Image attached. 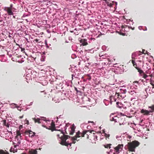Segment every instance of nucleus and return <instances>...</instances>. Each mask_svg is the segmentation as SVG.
Returning a JSON list of instances; mask_svg holds the SVG:
<instances>
[{"label": "nucleus", "instance_id": "obj_51", "mask_svg": "<svg viewBox=\"0 0 154 154\" xmlns=\"http://www.w3.org/2000/svg\"><path fill=\"white\" fill-rule=\"evenodd\" d=\"M113 97V96L112 95H111L109 97L110 103L111 104H112V98Z\"/></svg>", "mask_w": 154, "mask_h": 154}, {"label": "nucleus", "instance_id": "obj_8", "mask_svg": "<svg viewBox=\"0 0 154 154\" xmlns=\"http://www.w3.org/2000/svg\"><path fill=\"white\" fill-rule=\"evenodd\" d=\"M149 108H151V110L148 111L147 110L142 109L141 111V112L144 115H150V113H152V112L154 111V105H153L151 106H149Z\"/></svg>", "mask_w": 154, "mask_h": 154}, {"label": "nucleus", "instance_id": "obj_48", "mask_svg": "<svg viewBox=\"0 0 154 154\" xmlns=\"http://www.w3.org/2000/svg\"><path fill=\"white\" fill-rule=\"evenodd\" d=\"M77 57V56L75 54H73L72 55L71 57L72 59H74Z\"/></svg>", "mask_w": 154, "mask_h": 154}, {"label": "nucleus", "instance_id": "obj_13", "mask_svg": "<svg viewBox=\"0 0 154 154\" xmlns=\"http://www.w3.org/2000/svg\"><path fill=\"white\" fill-rule=\"evenodd\" d=\"M72 91H64L63 90V92L62 93L66 97L69 98V97H70L71 95L72 94L71 93Z\"/></svg>", "mask_w": 154, "mask_h": 154}, {"label": "nucleus", "instance_id": "obj_35", "mask_svg": "<svg viewBox=\"0 0 154 154\" xmlns=\"http://www.w3.org/2000/svg\"><path fill=\"white\" fill-rule=\"evenodd\" d=\"M120 91L121 93L123 94H125L126 93V89H122V88L120 89Z\"/></svg>", "mask_w": 154, "mask_h": 154}, {"label": "nucleus", "instance_id": "obj_55", "mask_svg": "<svg viewBox=\"0 0 154 154\" xmlns=\"http://www.w3.org/2000/svg\"><path fill=\"white\" fill-rule=\"evenodd\" d=\"M71 2L72 4H73L76 2V0H67Z\"/></svg>", "mask_w": 154, "mask_h": 154}, {"label": "nucleus", "instance_id": "obj_32", "mask_svg": "<svg viewBox=\"0 0 154 154\" xmlns=\"http://www.w3.org/2000/svg\"><path fill=\"white\" fill-rule=\"evenodd\" d=\"M51 126L53 128H56L55 123L53 120H52V122H51Z\"/></svg>", "mask_w": 154, "mask_h": 154}, {"label": "nucleus", "instance_id": "obj_2", "mask_svg": "<svg viewBox=\"0 0 154 154\" xmlns=\"http://www.w3.org/2000/svg\"><path fill=\"white\" fill-rule=\"evenodd\" d=\"M23 128V125H20L19 126V127L16 131L17 135L15 138V142H13V143L15 148H16L17 146H19L21 143V140L22 139L21 138V133H20V131L21 129Z\"/></svg>", "mask_w": 154, "mask_h": 154}, {"label": "nucleus", "instance_id": "obj_12", "mask_svg": "<svg viewBox=\"0 0 154 154\" xmlns=\"http://www.w3.org/2000/svg\"><path fill=\"white\" fill-rule=\"evenodd\" d=\"M82 79H83V81L85 82L87 81V80H90L91 79V77L90 76V74H87L85 77L83 76L82 77Z\"/></svg>", "mask_w": 154, "mask_h": 154}, {"label": "nucleus", "instance_id": "obj_10", "mask_svg": "<svg viewBox=\"0 0 154 154\" xmlns=\"http://www.w3.org/2000/svg\"><path fill=\"white\" fill-rule=\"evenodd\" d=\"M75 126L74 124H73V125L70 126L69 129V134L70 135L73 134V133L75 132Z\"/></svg>", "mask_w": 154, "mask_h": 154}, {"label": "nucleus", "instance_id": "obj_41", "mask_svg": "<svg viewBox=\"0 0 154 154\" xmlns=\"http://www.w3.org/2000/svg\"><path fill=\"white\" fill-rule=\"evenodd\" d=\"M121 137H122V135H120L119 136H116V138L118 140H122Z\"/></svg>", "mask_w": 154, "mask_h": 154}, {"label": "nucleus", "instance_id": "obj_42", "mask_svg": "<svg viewBox=\"0 0 154 154\" xmlns=\"http://www.w3.org/2000/svg\"><path fill=\"white\" fill-rule=\"evenodd\" d=\"M37 48L35 46L34 47V48H33L32 50V52L33 53H36L37 51Z\"/></svg>", "mask_w": 154, "mask_h": 154}, {"label": "nucleus", "instance_id": "obj_21", "mask_svg": "<svg viewBox=\"0 0 154 154\" xmlns=\"http://www.w3.org/2000/svg\"><path fill=\"white\" fill-rule=\"evenodd\" d=\"M131 58L132 60H131V62L134 66H135V52L133 53L132 54Z\"/></svg>", "mask_w": 154, "mask_h": 154}, {"label": "nucleus", "instance_id": "obj_54", "mask_svg": "<svg viewBox=\"0 0 154 154\" xmlns=\"http://www.w3.org/2000/svg\"><path fill=\"white\" fill-rule=\"evenodd\" d=\"M129 23L131 25H133L134 23V22H133V20H129Z\"/></svg>", "mask_w": 154, "mask_h": 154}, {"label": "nucleus", "instance_id": "obj_45", "mask_svg": "<svg viewBox=\"0 0 154 154\" xmlns=\"http://www.w3.org/2000/svg\"><path fill=\"white\" fill-rule=\"evenodd\" d=\"M116 32L118 33L119 34H120V35H125V33L122 32L120 31H116Z\"/></svg>", "mask_w": 154, "mask_h": 154}, {"label": "nucleus", "instance_id": "obj_20", "mask_svg": "<svg viewBox=\"0 0 154 154\" xmlns=\"http://www.w3.org/2000/svg\"><path fill=\"white\" fill-rule=\"evenodd\" d=\"M11 106V107L12 108H17L18 110H19V108H20V106H17V105L15 103H12L10 104Z\"/></svg>", "mask_w": 154, "mask_h": 154}, {"label": "nucleus", "instance_id": "obj_3", "mask_svg": "<svg viewBox=\"0 0 154 154\" xmlns=\"http://www.w3.org/2000/svg\"><path fill=\"white\" fill-rule=\"evenodd\" d=\"M71 136L68 135L63 134L61 136V137L59 139V143L62 145L68 146H69L70 147L72 145V143H70L68 140L66 141V140L70 138Z\"/></svg>", "mask_w": 154, "mask_h": 154}, {"label": "nucleus", "instance_id": "obj_44", "mask_svg": "<svg viewBox=\"0 0 154 154\" xmlns=\"http://www.w3.org/2000/svg\"><path fill=\"white\" fill-rule=\"evenodd\" d=\"M104 135L106 137V140L107 139V138H108V139H109V137L110 136V135H109V134H106V133H105Z\"/></svg>", "mask_w": 154, "mask_h": 154}, {"label": "nucleus", "instance_id": "obj_64", "mask_svg": "<svg viewBox=\"0 0 154 154\" xmlns=\"http://www.w3.org/2000/svg\"><path fill=\"white\" fill-rule=\"evenodd\" d=\"M13 5L12 4H11L10 5V7H8L9 8H11V9H12L13 8Z\"/></svg>", "mask_w": 154, "mask_h": 154}, {"label": "nucleus", "instance_id": "obj_4", "mask_svg": "<svg viewBox=\"0 0 154 154\" xmlns=\"http://www.w3.org/2000/svg\"><path fill=\"white\" fill-rule=\"evenodd\" d=\"M33 120H34L35 122H38V123H42V127L46 128L51 130L52 131V130L53 128H52L51 126H50L48 127H47L46 126L43 124V121H45L46 123H47L48 122H50V120L49 119L47 120L45 117H40L39 118H38L36 119L35 118H33Z\"/></svg>", "mask_w": 154, "mask_h": 154}, {"label": "nucleus", "instance_id": "obj_63", "mask_svg": "<svg viewBox=\"0 0 154 154\" xmlns=\"http://www.w3.org/2000/svg\"><path fill=\"white\" fill-rule=\"evenodd\" d=\"M93 39H95V38H93L92 37H91L89 38V42H91L90 41H91Z\"/></svg>", "mask_w": 154, "mask_h": 154}, {"label": "nucleus", "instance_id": "obj_29", "mask_svg": "<svg viewBox=\"0 0 154 154\" xmlns=\"http://www.w3.org/2000/svg\"><path fill=\"white\" fill-rule=\"evenodd\" d=\"M14 147H11L10 149V151L11 152H16L17 151V149H15L14 148H15L14 147Z\"/></svg>", "mask_w": 154, "mask_h": 154}, {"label": "nucleus", "instance_id": "obj_22", "mask_svg": "<svg viewBox=\"0 0 154 154\" xmlns=\"http://www.w3.org/2000/svg\"><path fill=\"white\" fill-rule=\"evenodd\" d=\"M63 84L64 83L65 86L67 87V88H70L72 87V85H69V82L65 81L64 82H63Z\"/></svg>", "mask_w": 154, "mask_h": 154}, {"label": "nucleus", "instance_id": "obj_33", "mask_svg": "<svg viewBox=\"0 0 154 154\" xmlns=\"http://www.w3.org/2000/svg\"><path fill=\"white\" fill-rule=\"evenodd\" d=\"M6 51H7V54L9 56V57L11 58L12 56L11 52L10 51H8L7 50Z\"/></svg>", "mask_w": 154, "mask_h": 154}, {"label": "nucleus", "instance_id": "obj_25", "mask_svg": "<svg viewBox=\"0 0 154 154\" xmlns=\"http://www.w3.org/2000/svg\"><path fill=\"white\" fill-rule=\"evenodd\" d=\"M114 115V113H111L110 116V121H113V120H114V119H114V117H118L119 118V117H118L117 116H114L113 117L112 116V115Z\"/></svg>", "mask_w": 154, "mask_h": 154}, {"label": "nucleus", "instance_id": "obj_38", "mask_svg": "<svg viewBox=\"0 0 154 154\" xmlns=\"http://www.w3.org/2000/svg\"><path fill=\"white\" fill-rule=\"evenodd\" d=\"M2 16L5 19V20H6V19L7 18H8V14H4L2 15Z\"/></svg>", "mask_w": 154, "mask_h": 154}, {"label": "nucleus", "instance_id": "obj_11", "mask_svg": "<svg viewBox=\"0 0 154 154\" xmlns=\"http://www.w3.org/2000/svg\"><path fill=\"white\" fill-rule=\"evenodd\" d=\"M4 10L7 12L9 15H11L14 14V13L10 8L8 7H5L4 8Z\"/></svg>", "mask_w": 154, "mask_h": 154}, {"label": "nucleus", "instance_id": "obj_46", "mask_svg": "<svg viewBox=\"0 0 154 154\" xmlns=\"http://www.w3.org/2000/svg\"><path fill=\"white\" fill-rule=\"evenodd\" d=\"M5 56V55H0V60L1 62H3L4 61L2 59V58Z\"/></svg>", "mask_w": 154, "mask_h": 154}, {"label": "nucleus", "instance_id": "obj_31", "mask_svg": "<svg viewBox=\"0 0 154 154\" xmlns=\"http://www.w3.org/2000/svg\"><path fill=\"white\" fill-rule=\"evenodd\" d=\"M75 90L76 91L77 94H79V95H81L82 94V92L80 91H79L75 87Z\"/></svg>", "mask_w": 154, "mask_h": 154}, {"label": "nucleus", "instance_id": "obj_17", "mask_svg": "<svg viewBox=\"0 0 154 154\" xmlns=\"http://www.w3.org/2000/svg\"><path fill=\"white\" fill-rule=\"evenodd\" d=\"M35 133L34 132L32 131L31 130H30L29 133V136L32 138L35 136L36 137L38 135H35Z\"/></svg>", "mask_w": 154, "mask_h": 154}, {"label": "nucleus", "instance_id": "obj_30", "mask_svg": "<svg viewBox=\"0 0 154 154\" xmlns=\"http://www.w3.org/2000/svg\"><path fill=\"white\" fill-rule=\"evenodd\" d=\"M45 56L44 55H42L41 56L40 60L42 62H43L45 61Z\"/></svg>", "mask_w": 154, "mask_h": 154}, {"label": "nucleus", "instance_id": "obj_9", "mask_svg": "<svg viewBox=\"0 0 154 154\" xmlns=\"http://www.w3.org/2000/svg\"><path fill=\"white\" fill-rule=\"evenodd\" d=\"M123 146V144H119L117 146L114 148L115 152L113 154L119 153L120 151H121L122 149Z\"/></svg>", "mask_w": 154, "mask_h": 154}, {"label": "nucleus", "instance_id": "obj_37", "mask_svg": "<svg viewBox=\"0 0 154 154\" xmlns=\"http://www.w3.org/2000/svg\"><path fill=\"white\" fill-rule=\"evenodd\" d=\"M111 144H106V145H103L104 146L105 148H111Z\"/></svg>", "mask_w": 154, "mask_h": 154}, {"label": "nucleus", "instance_id": "obj_7", "mask_svg": "<svg viewBox=\"0 0 154 154\" xmlns=\"http://www.w3.org/2000/svg\"><path fill=\"white\" fill-rule=\"evenodd\" d=\"M127 146L130 152H135V140L133 141L132 143H128Z\"/></svg>", "mask_w": 154, "mask_h": 154}, {"label": "nucleus", "instance_id": "obj_27", "mask_svg": "<svg viewBox=\"0 0 154 154\" xmlns=\"http://www.w3.org/2000/svg\"><path fill=\"white\" fill-rule=\"evenodd\" d=\"M16 57H17V59H18V60H24V59L23 57H22V55H19L18 54H16Z\"/></svg>", "mask_w": 154, "mask_h": 154}, {"label": "nucleus", "instance_id": "obj_62", "mask_svg": "<svg viewBox=\"0 0 154 154\" xmlns=\"http://www.w3.org/2000/svg\"><path fill=\"white\" fill-rule=\"evenodd\" d=\"M79 51V53L80 54H82L83 53V51L82 50H81L80 51Z\"/></svg>", "mask_w": 154, "mask_h": 154}, {"label": "nucleus", "instance_id": "obj_6", "mask_svg": "<svg viewBox=\"0 0 154 154\" xmlns=\"http://www.w3.org/2000/svg\"><path fill=\"white\" fill-rule=\"evenodd\" d=\"M149 121L150 120L149 119H147L146 120L142 119L139 123V125L143 126L144 128H148L150 126V123Z\"/></svg>", "mask_w": 154, "mask_h": 154}, {"label": "nucleus", "instance_id": "obj_19", "mask_svg": "<svg viewBox=\"0 0 154 154\" xmlns=\"http://www.w3.org/2000/svg\"><path fill=\"white\" fill-rule=\"evenodd\" d=\"M54 128V129H52V131L53 132V131H60L61 132V133L62 134H63H63H67L66 132H66L65 133L64 132L63 130V129L62 128L61 129H57L55 128Z\"/></svg>", "mask_w": 154, "mask_h": 154}, {"label": "nucleus", "instance_id": "obj_28", "mask_svg": "<svg viewBox=\"0 0 154 154\" xmlns=\"http://www.w3.org/2000/svg\"><path fill=\"white\" fill-rule=\"evenodd\" d=\"M116 106L119 108H121L122 107V104L121 103H119V102L116 103Z\"/></svg>", "mask_w": 154, "mask_h": 154}, {"label": "nucleus", "instance_id": "obj_49", "mask_svg": "<svg viewBox=\"0 0 154 154\" xmlns=\"http://www.w3.org/2000/svg\"><path fill=\"white\" fill-rule=\"evenodd\" d=\"M139 144L140 143L138 141L135 140V147L138 146L139 145Z\"/></svg>", "mask_w": 154, "mask_h": 154}, {"label": "nucleus", "instance_id": "obj_26", "mask_svg": "<svg viewBox=\"0 0 154 154\" xmlns=\"http://www.w3.org/2000/svg\"><path fill=\"white\" fill-rule=\"evenodd\" d=\"M30 15V13L29 12H27L26 13H24L23 16L22 17L23 18L24 17H28Z\"/></svg>", "mask_w": 154, "mask_h": 154}, {"label": "nucleus", "instance_id": "obj_43", "mask_svg": "<svg viewBox=\"0 0 154 154\" xmlns=\"http://www.w3.org/2000/svg\"><path fill=\"white\" fill-rule=\"evenodd\" d=\"M98 34H99V35L96 36V38H98L100 37V36H101L102 35H103L104 34L103 33H102L101 32H100V31H98Z\"/></svg>", "mask_w": 154, "mask_h": 154}, {"label": "nucleus", "instance_id": "obj_61", "mask_svg": "<svg viewBox=\"0 0 154 154\" xmlns=\"http://www.w3.org/2000/svg\"><path fill=\"white\" fill-rule=\"evenodd\" d=\"M128 28L129 29H131L132 30H134V27H133L132 26H128Z\"/></svg>", "mask_w": 154, "mask_h": 154}, {"label": "nucleus", "instance_id": "obj_57", "mask_svg": "<svg viewBox=\"0 0 154 154\" xmlns=\"http://www.w3.org/2000/svg\"><path fill=\"white\" fill-rule=\"evenodd\" d=\"M134 125H135V123H133V124L131 123V124L130 126L134 130H135V128L134 127Z\"/></svg>", "mask_w": 154, "mask_h": 154}, {"label": "nucleus", "instance_id": "obj_24", "mask_svg": "<svg viewBox=\"0 0 154 154\" xmlns=\"http://www.w3.org/2000/svg\"><path fill=\"white\" fill-rule=\"evenodd\" d=\"M84 1L82 0H80L78 3V5L79 6H82L84 7L86 6V5L85 4H84Z\"/></svg>", "mask_w": 154, "mask_h": 154}, {"label": "nucleus", "instance_id": "obj_14", "mask_svg": "<svg viewBox=\"0 0 154 154\" xmlns=\"http://www.w3.org/2000/svg\"><path fill=\"white\" fill-rule=\"evenodd\" d=\"M79 41L80 43H82L81 45L83 46L86 45L88 44L87 40L86 39H81L80 38Z\"/></svg>", "mask_w": 154, "mask_h": 154}, {"label": "nucleus", "instance_id": "obj_52", "mask_svg": "<svg viewBox=\"0 0 154 154\" xmlns=\"http://www.w3.org/2000/svg\"><path fill=\"white\" fill-rule=\"evenodd\" d=\"M87 51L88 53L90 52L91 53H93L94 52V50H93L92 49L88 50Z\"/></svg>", "mask_w": 154, "mask_h": 154}, {"label": "nucleus", "instance_id": "obj_5", "mask_svg": "<svg viewBox=\"0 0 154 154\" xmlns=\"http://www.w3.org/2000/svg\"><path fill=\"white\" fill-rule=\"evenodd\" d=\"M112 70L116 74H120L124 72V69L123 65L116 63L114 65L113 68H112Z\"/></svg>", "mask_w": 154, "mask_h": 154}, {"label": "nucleus", "instance_id": "obj_16", "mask_svg": "<svg viewBox=\"0 0 154 154\" xmlns=\"http://www.w3.org/2000/svg\"><path fill=\"white\" fill-rule=\"evenodd\" d=\"M88 131L90 132V133H91L93 131H94V130H84L83 131L82 133H81V135L82 136V137H84L85 134H86L88 132Z\"/></svg>", "mask_w": 154, "mask_h": 154}, {"label": "nucleus", "instance_id": "obj_56", "mask_svg": "<svg viewBox=\"0 0 154 154\" xmlns=\"http://www.w3.org/2000/svg\"><path fill=\"white\" fill-rule=\"evenodd\" d=\"M74 31H75L74 32V34L75 35H78V32L77 31V30H76V28H75L74 29Z\"/></svg>", "mask_w": 154, "mask_h": 154}, {"label": "nucleus", "instance_id": "obj_47", "mask_svg": "<svg viewBox=\"0 0 154 154\" xmlns=\"http://www.w3.org/2000/svg\"><path fill=\"white\" fill-rule=\"evenodd\" d=\"M79 16V15L76 14L75 15V17H74V20H76L79 19L78 18V16Z\"/></svg>", "mask_w": 154, "mask_h": 154}, {"label": "nucleus", "instance_id": "obj_15", "mask_svg": "<svg viewBox=\"0 0 154 154\" xmlns=\"http://www.w3.org/2000/svg\"><path fill=\"white\" fill-rule=\"evenodd\" d=\"M134 88H135L134 86H131V87L130 89L131 90L129 91V92L130 94L132 95H133L134 94V93H135Z\"/></svg>", "mask_w": 154, "mask_h": 154}, {"label": "nucleus", "instance_id": "obj_40", "mask_svg": "<svg viewBox=\"0 0 154 154\" xmlns=\"http://www.w3.org/2000/svg\"><path fill=\"white\" fill-rule=\"evenodd\" d=\"M41 82L42 84L43 85H47L48 83V82H47V81L46 80H45L44 81L42 82Z\"/></svg>", "mask_w": 154, "mask_h": 154}, {"label": "nucleus", "instance_id": "obj_18", "mask_svg": "<svg viewBox=\"0 0 154 154\" xmlns=\"http://www.w3.org/2000/svg\"><path fill=\"white\" fill-rule=\"evenodd\" d=\"M147 52V51H145L144 49L143 50V51L142 52L140 51H137L135 52V57H136L137 55H140L143 54H146Z\"/></svg>", "mask_w": 154, "mask_h": 154}, {"label": "nucleus", "instance_id": "obj_1", "mask_svg": "<svg viewBox=\"0 0 154 154\" xmlns=\"http://www.w3.org/2000/svg\"><path fill=\"white\" fill-rule=\"evenodd\" d=\"M143 62L142 61L140 60L136 61L135 69L137 70L138 72H139V75L142 76L143 78L146 80H148L149 79L148 78L149 76L145 74L142 69V67H143Z\"/></svg>", "mask_w": 154, "mask_h": 154}, {"label": "nucleus", "instance_id": "obj_59", "mask_svg": "<svg viewBox=\"0 0 154 154\" xmlns=\"http://www.w3.org/2000/svg\"><path fill=\"white\" fill-rule=\"evenodd\" d=\"M62 115H60V116H59V117H57V122H56L57 123L58 122V119L59 118H62Z\"/></svg>", "mask_w": 154, "mask_h": 154}, {"label": "nucleus", "instance_id": "obj_39", "mask_svg": "<svg viewBox=\"0 0 154 154\" xmlns=\"http://www.w3.org/2000/svg\"><path fill=\"white\" fill-rule=\"evenodd\" d=\"M77 137H76L75 136L74 137H71L70 138H71V140H73V141H75V140L78 141L77 139Z\"/></svg>", "mask_w": 154, "mask_h": 154}, {"label": "nucleus", "instance_id": "obj_58", "mask_svg": "<svg viewBox=\"0 0 154 154\" xmlns=\"http://www.w3.org/2000/svg\"><path fill=\"white\" fill-rule=\"evenodd\" d=\"M102 48L103 50L104 51H105L106 49V46H104V45L102 46Z\"/></svg>", "mask_w": 154, "mask_h": 154}, {"label": "nucleus", "instance_id": "obj_23", "mask_svg": "<svg viewBox=\"0 0 154 154\" xmlns=\"http://www.w3.org/2000/svg\"><path fill=\"white\" fill-rule=\"evenodd\" d=\"M11 60L13 61H16L20 63H23L24 61L23 60H18V59H16L14 60L13 57L12 58Z\"/></svg>", "mask_w": 154, "mask_h": 154}, {"label": "nucleus", "instance_id": "obj_34", "mask_svg": "<svg viewBox=\"0 0 154 154\" xmlns=\"http://www.w3.org/2000/svg\"><path fill=\"white\" fill-rule=\"evenodd\" d=\"M81 134V133L80 132V131H79L77 132H76V135L75 136L78 137H80V135Z\"/></svg>", "mask_w": 154, "mask_h": 154}, {"label": "nucleus", "instance_id": "obj_36", "mask_svg": "<svg viewBox=\"0 0 154 154\" xmlns=\"http://www.w3.org/2000/svg\"><path fill=\"white\" fill-rule=\"evenodd\" d=\"M103 102L106 106H107L109 103V100H108L106 99H104L103 100Z\"/></svg>", "mask_w": 154, "mask_h": 154}, {"label": "nucleus", "instance_id": "obj_53", "mask_svg": "<svg viewBox=\"0 0 154 154\" xmlns=\"http://www.w3.org/2000/svg\"><path fill=\"white\" fill-rule=\"evenodd\" d=\"M126 136V138H128L129 139H130L132 137V136L130 135H128L127 134L125 136Z\"/></svg>", "mask_w": 154, "mask_h": 154}, {"label": "nucleus", "instance_id": "obj_60", "mask_svg": "<svg viewBox=\"0 0 154 154\" xmlns=\"http://www.w3.org/2000/svg\"><path fill=\"white\" fill-rule=\"evenodd\" d=\"M101 57H102V58H106V54L103 55L101 56Z\"/></svg>", "mask_w": 154, "mask_h": 154}, {"label": "nucleus", "instance_id": "obj_50", "mask_svg": "<svg viewBox=\"0 0 154 154\" xmlns=\"http://www.w3.org/2000/svg\"><path fill=\"white\" fill-rule=\"evenodd\" d=\"M39 40L38 39H36L34 40L33 41L34 42H35L38 43H39L41 42V41H39Z\"/></svg>", "mask_w": 154, "mask_h": 154}]
</instances>
